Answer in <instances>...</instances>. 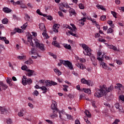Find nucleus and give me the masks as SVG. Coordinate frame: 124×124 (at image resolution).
I'll return each instance as SVG.
<instances>
[{
	"label": "nucleus",
	"instance_id": "11",
	"mask_svg": "<svg viewBox=\"0 0 124 124\" xmlns=\"http://www.w3.org/2000/svg\"><path fill=\"white\" fill-rule=\"evenodd\" d=\"M80 81L82 84H86V85H87L88 86H90L91 85V80H87L85 78H81L80 79Z\"/></svg>",
	"mask_w": 124,
	"mask_h": 124
},
{
	"label": "nucleus",
	"instance_id": "17",
	"mask_svg": "<svg viewBox=\"0 0 124 124\" xmlns=\"http://www.w3.org/2000/svg\"><path fill=\"white\" fill-rule=\"evenodd\" d=\"M80 91L81 92H84V93H88V94H91V90L89 89L82 88Z\"/></svg>",
	"mask_w": 124,
	"mask_h": 124
},
{
	"label": "nucleus",
	"instance_id": "28",
	"mask_svg": "<svg viewBox=\"0 0 124 124\" xmlns=\"http://www.w3.org/2000/svg\"><path fill=\"white\" fill-rule=\"evenodd\" d=\"M2 23L4 24V25H6V24L8 23V19L6 18H4L2 20Z\"/></svg>",
	"mask_w": 124,
	"mask_h": 124
},
{
	"label": "nucleus",
	"instance_id": "23",
	"mask_svg": "<svg viewBox=\"0 0 124 124\" xmlns=\"http://www.w3.org/2000/svg\"><path fill=\"white\" fill-rule=\"evenodd\" d=\"M98 9H101V10H103L104 11H106V9L103 7V6L101 5H96Z\"/></svg>",
	"mask_w": 124,
	"mask_h": 124
},
{
	"label": "nucleus",
	"instance_id": "18",
	"mask_svg": "<svg viewBox=\"0 0 124 124\" xmlns=\"http://www.w3.org/2000/svg\"><path fill=\"white\" fill-rule=\"evenodd\" d=\"M0 40L2 41H4L6 44H9V41L8 40H6V37L0 36Z\"/></svg>",
	"mask_w": 124,
	"mask_h": 124
},
{
	"label": "nucleus",
	"instance_id": "52",
	"mask_svg": "<svg viewBox=\"0 0 124 124\" xmlns=\"http://www.w3.org/2000/svg\"><path fill=\"white\" fill-rule=\"evenodd\" d=\"M58 14L60 17H63V14H62V12L61 11L58 12Z\"/></svg>",
	"mask_w": 124,
	"mask_h": 124
},
{
	"label": "nucleus",
	"instance_id": "32",
	"mask_svg": "<svg viewBox=\"0 0 124 124\" xmlns=\"http://www.w3.org/2000/svg\"><path fill=\"white\" fill-rule=\"evenodd\" d=\"M14 31H15L16 32H19V33H21L22 32V30L19 28H15Z\"/></svg>",
	"mask_w": 124,
	"mask_h": 124
},
{
	"label": "nucleus",
	"instance_id": "30",
	"mask_svg": "<svg viewBox=\"0 0 124 124\" xmlns=\"http://www.w3.org/2000/svg\"><path fill=\"white\" fill-rule=\"evenodd\" d=\"M66 49H68V50H71V46L70 45H67L64 46Z\"/></svg>",
	"mask_w": 124,
	"mask_h": 124
},
{
	"label": "nucleus",
	"instance_id": "62",
	"mask_svg": "<svg viewBox=\"0 0 124 124\" xmlns=\"http://www.w3.org/2000/svg\"><path fill=\"white\" fill-rule=\"evenodd\" d=\"M79 61L81 62H86V59H80L79 60Z\"/></svg>",
	"mask_w": 124,
	"mask_h": 124
},
{
	"label": "nucleus",
	"instance_id": "44",
	"mask_svg": "<svg viewBox=\"0 0 124 124\" xmlns=\"http://www.w3.org/2000/svg\"><path fill=\"white\" fill-rule=\"evenodd\" d=\"M100 19H101V21H105V20H106V16H101Z\"/></svg>",
	"mask_w": 124,
	"mask_h": 124
},
{
	"label": "nucleus",
	"instance_id": "53",
	"mask_svg": "<svg viewBox=\"0 0 124 124\" xmlns=\"http://www.w3.org/2000/svg\"><path fill=\"white\" fill-rule=\"evenodd\" d=\"M115 107L116 109H118L120 108V104L119 103H116L115 104Z\"/></svg>",
	"mask_w": 124,
	"mask_h": 124
},
{
	"label": "nucleus",
	"instance_id": "37",
	"mask_svg": "<svg viewBox=\"0 0 124 124\" xmlns=\"http://www.w3.org/2000/svg\"><path fill=\"white\" fill-rule=\"evenodd\" d=\"M25 19L27 21H29L30 19H31V17L29 16V15L28 14H25Z\"/></svg>",
	"mask_w": 124,
	"mask_h": 124
},
{
	"label": "nucleus",
	"instance_id": "12",
	"mask_svg": "<svg viewBox=\"0 0 124 124\" xmlns=\"http://www.w3.org/2000/svg\"><path fill=\"white\" fill-rule=\"evenodd\" d=\"M65 66H68L69 69H70L71 70H73V65H72V63L69 61H67L66 64H65Z\"/></svg>",
	"mask_w": 124,
	"mask_h": 124
},
{
	"label": "nucleus",
	"instance_id": "31",
	"mask_svg": "<svg viewBox=\"0 0 124 124\" xmlns=\"http://www.w3.org/2000/svg\"><path fill=\"white\" fill-rule=\"evenodd\" d=\"M113 31L114 30L111 28H109L107 31V33H112Z\"/></svg>",
	"mask_w": 124,
	"mask_h": 124
},
{
	"label": "nucleus",
	"instance_id": "61",
	"mask_svg": "<svg viewBox=\"0 0 124 124\" xmlns=\"http://www.w3.org/2000/svg\"><path fill=\"white\" fill-rule=\"evenodd\" d=\"M122 86V84H121L120 83H118L117 84V89H120L121 88Z\"/></svg>",
	"mask_w": 124,
	"mask_h": 124
},
{
	"label": "nucleus",
	"instance_id": "59",
	"mask_svg": "<svg viewBox=\"0 0 124 124\" xmlns=\"http://www.w3.org/2000/svg\"><path fill=\"white\" fill-rule=\"evenodd\" d=\"M28 106H29V107H30L31 109H32V108H33V105H32V104L29 103L28 104Z\"/></svg>",
	"mask_w": 124,
	"mask_h": 124
},
{
	"label": "nucleus",
	"instance_id": "27",
	"mask_svg": "<svg viewBox=\"0 0 124 124\" xmlns=\"http://www.w3.org/2000/svg\"><path fill=\"white\" fill-rule=\"evenodd\" d=\"M91 61L94 66H96V65H97V63L96 62V59H95V58L94 59H92Z\"/></svg>",
	"mask_w": 124,
	"mask_h": 124
},
{
	"label": "nucleus",
	"instance_id": "51",
	"mask_svg": "<svg viewBox=\"0 0 124 124\" xmlns=\"http://www.w3.org/2000/svg\"><path fill=\"white\" fill-rule=\"evenodd\" d=\"M40 89H41L42 91H47V88L44 86L40 87Z\"/></svg>",
	"mask_w": 124,
	"mask_h": 124
},
{
	"label": "nucleus",
	"instance_id": "33",
	"mask_svg": "<svg viewBox=\"0 0 124 124\" xmlns=\"http://www.w3.org/2000/svg\"><path fill=\"white\" fill-rule=\"evenodd\" d=\"M85 115H86L87 117H88V118H91L92 117V115L91 114L90 112H89V111H87L85 112Z\"/></svg>",
	"mask_w": 124,
	"mask_h": 124
},
{
	"label": "nucleus",
	"instance_id": "16",
	"mask_svg": "<svg viewBox=\"0 0 124 124\" xmlns=\"http://www.w3.org/2000/svg\"><path fill=\"white\" fill-rule=\"evenodd\" d=\"M69 15L71 17L73 15H75L76 14V12H75V10L71 8L69 9Z\"/></svg>",
	"mask_w": 124,
	"mask_h": 124
},
{
	"label": "nucleus",
	"instance_id": "42",
	"mask_svg": "<svg viewBox=\"0 0 124 124\" xmlns=\"http://www.w3.org/2000/svg\"><path fill=\"white\" fill-rule=\"evenodd\" d=\"M35 52H36V50H35V48H32L31 50V53L32 55H34L35 54Z\"/></svg>",
	"mask_w": 124,
	"mask_h": 124
},
{
	"label": "nucleus",
	"instance_id": "14",
	"mask_svg": "<svg viewBox=\"0 0 124 124\" xmlns=\"http://www.w3.org/2000/svg\"><path fill=\"white\" fill-rule=\"evenodd\" d=\"M0 111L1 112V114H5L8 112V110H7L5 108L2 107H0Z\"/></svg>",
	"mask_w": 124,
	"mask_h": 124
},
{
	"label": "nucleus",
	"instance_id": "55",
	"mask_svg": "<svg viewBox=\"0 0 124 124\" xmlns=\"http://www.w3.org/2000/svg\"><path fill=\"white\" fill-rule=\"evenodd\" d=\"M46 123H48L49 124H53V122H52V121L51 120H46Z\"/></svg>",
	"mask_w": 124,
	"mask_h": 124
},
{
	"label": "nucleus",
	"instance_id": "8",
	"mask_svg": "<svg viewBox=\"0 0 124 124\" xmlns=\"http://www.w3.org/2000/svg\"><path fill=\"white\" fill-rule=\"evenodd\" d=\"M104 56L102 55V57H97V60L98 61H99L100 62V65L101 66H102L103 68H104V69H106L107 68V65H106V63H104L103 62V58H104Z\"/></svg>",
	"mask_w": 124,
	"mask_h": 124
},
{
	"label": "nucleus",
	"instance_id": "20",
	"mask_svg": "<svg viewBox=\"0 0 124 124\" xmlns=\"http://www.w3.org/2000/svg\"><path fill=\"white\" fill-rule=\"evenodd\" d=\"M3 11L5 12V13H10V12H11L12 10L7 7H4L3 8Z\"/></svg>",
	"mask_w": 124,
	"mask_h": 124
},
{
	"label": "nucleus",
	"instance_id": "2",
	"mask_svg": "<svg viewBox=\"0 0 124 124\" xmlns=\"http://www.w3.org/2000/svg\"><path fill=\"white\" fill-rule=\"evenodd\" d=\"M28 41L30 42V45L32 47H34L35 46H37L38 48H39L41 51H45V49L44 48V45L43 44H40L38 42L37 40L32 39L31 36H29L28 38Z\"/></svg>",
	"mask_w": 124,
	"mask_h": 124
},
{
	"label": "nucleus",
	"instance_id": "36",
	"mask_svg": "<svg viewBox=\"0 0 124 124\" xmlns=\"http://www.w3.org/2000/svg\"><path fill=\"white\" fill-rule=\"evenodd\" d=\"M67 62V61H64V60H60V63H61V64L62 63V64H63V65H65V64Z\"/></svg>",
	"mask_w": 124,
	"mask_h": 124
},
{
	"label": "nucleus",
	"instance_id": "38",
	"mask_svg": "<svg viewBox=\"0 0 124 124\" xmlns=\"http://www.w3.org/2000/svg\"><path fill=\"white\" fill-rule=\"evenodd\" d=\"M78 6L80 9H84L85 8V6L82 3L79 4Z\"/></svg>",
	"mask_w": 124,
	"mask_h": 124
},
{
	"label": "nucleus",
	"instance_id": "50",
	"mask_svg": "<svg viewBox=\"0 0 124 124\" xmlns=\"http://www.w3.org/2000/svg\"><path fill=\"white\" fill-rule=\"evenodd\" d=\"M28 61H29V63H30V64H32V63H33V61H32L31 58H30Z\"/></svg>",
	"mask_w": 124,
	"mask_h": 124
},
{
	"label": "nucleus",
	"instance_id": "40",
	"mask_svg": "<svg viewBox=\"0 0 124 124\" xmlns=\"http://www.w3.org/2000/svg\"><path fill=\"white\" fill-rule=\"evenodd\" d=\"M33 95H36V96H37V95L39 94V93L38 92V91H37V90H35L33 93Z\"/></svg>",
	"mask_w": 124,
	"mask_h": 124
},
{
	"label": "nucleus",
	"instance_id": "1",
	"mask_svg": "<svg viewBox=\"0 0 124 124\" xmlns=\"http://www.w3.org/2000/svg\"><path fill=\"white\" fill-rule=\"evenodd\" d=\"M113 91V86H110L108 87H105V85L102 86H100V89H97L96 90L95 93L94 94V96L97 98H100V97H102V96H105V98L107 100H110V96L107 94V93H110Z\"/></svg>",
	"mask_w": 124,
	"mask_h": 124
},
{
	"label": "nucleus",
	"instance_id": "9",
	"mask_svg": "<svg viewBox=\"0 0 124 124\" xmlns=\"http://www.w3.org/2000/svg\"><path fill=\"white\" fill-rule=\"evenodd\" d=\"M45 85L46 87H52V86H56V85H58V83L52 80H46Z\"/></svg>",
	"mask_w": 124,
	"mask_h": 124
},
{
	"label": "nucleus",
	"instance_id": "43",
	"mask_svg": "<svg viewBox=\"0 0 124 124\" xmlns=\"http://www.w3.org/2000/svg\"><path fill=\"white\" fill-rule=\"evenodd\" d=\"M111 13L113 15V17H114V18H117V13L114 11H111Z\"/></svg>",
	"mask_w": 124,
	"mask_h": 124
},
{
	"label": "nucleus",
	"instance_id": "24",
	"mask_svg": "<svg viewBox=\"0 0 124 124\" xmlns=\"http://www.w3.org/2000/svg\"><path fill=\"white\" fill-rule=\"evenodd\" d=\"M6 82L7 84L9 85V86H12V83H11V82H12V79L11 78H7Z\"/></svg>",
	"mask_w": 124,
	"mask_h": 124
},
{
	"label": "nucleus",
	"instance_id": "47",
	"mask_svg": "<svg viewBox=\"0 0 124 124\" xmlns=\"http://www.w3.org/2000/svg\"><path fill=\"white\" fill-rule=\"evenodd\" d=\"M66 116L68 120H72V116H71V115L66 114Z\"/></svg>",
	"mask_w": 124,
	"mask_h": 124
},
{
	"label": "nucleus",
	"instance_id": "13",
	"mask_svg": "<svg viewBox=\"0 0 124 124\" xmlns=\"http://www.w3.org/2000/svg\"><path fill=\"white\" fill-rule=\"evenodd\" d=\"M59 28H60L59 24H54L53 26V31H54V32H59V31L58 30H59Z\"/></svg>",
	"mask_w": 124,
	"mask_h": 124
},
{
	"label": "nucleus",
	"instance_id": "7",
	"mask_svg": "<svg viewBox=\"0 0 124 124\" xmlns=\"http://www.w3.org/2000/svg\"><path fill=\"white\" fill-rule=\"evenodd\" d=\"M64 7H65V8H70V7L67 3L63 2L60 4V9L61 11H63L64 13H66V10H64L63 8Z\"/></svg>",
	"mask_w": 124,
	"mask_h": 124
},
{
	"label": "nucleus",
	"instance_id": "21",
	"mask_svg": "<svg viewBox=\"0 0 124 124\" xmlns=\"http://www.w3.org/2000/svg\"><path fill=\"white\" fill-rule=\"evenodd\" d=\"M108 48H109V49H111L112 50H114V51H117V47L112 45H108Z\"/></svg>",
	"mask_w": 124,
	"mask_h": 124
},
{
	"label": "nucleus",
	"instance_id": "19",
	"mask_svg": "<svg viewBox=\"0 0 124 124\" xmlns=\"http://www.w3.org/2000/svg\"><path fill=\"white\" fill-rule=\"evenodd\" d=\"M54 72H55V73H56L57 75H58V76H60V75H62V72H61V71H60V70H59V69H58V68H56L55 69H54Z\"/></svg>",
	"mask_w": 124,
	"mask_h": 124
},
{
	"label": "nucleus",
	"instance_id": "48",
	"mask_svg": "<svg viewBox=\"0 0 124 124\" xmlns=\"http://www.w3.org/2000/svg\"><path fill=\"white\" fill-rule=\"evenodd\" d=\"M36 13H37V14H38V15H40V16H41V15H42V13H41V12H40V9L37 10Z\"/></svg>",
	"mask_w": 124,
	"mask_h": 124
},
{
	"label": "nucleus",
	"instance_id": "34",
	"mask_svg": "<svg viewBox=\"0 0 124 124\" xmlns=\"http://www.w3.org/2000/svg\"><path fill=\"white\" fill-rule=\"evenodd\" d=\"M94 22L97 29H98V30H100V26L99 25V24H98V23H97V22L94 21Z\"/></svg>",
	"mask_w": 124,
	"mask_h": 124
},
{
	"label": "nucleus",
	"instance_id": "60",
	"mask_svg": "<svg viewBox=\"0 0 124 124\" xmlns=\"http://www.w3.org/2000/svg\"><path fill=\"white\" fill-rule=\"evenodd\" d=\"M92 105H93V107H94V108H95V107H96V106H95V101H93L92 102Z\"/></svg>",
	"mask_w": 124,
	"mask_h": 124
},
{
	"label": "nucleus",
	"instance_id": "46",
	"mask_svg": "<svg viewBox=\"0 0 124 124\" xmlns=\"http://www.w3.org/2000/svg\"><path fill=\"white\" fill-rule=\"evenodd\" d=\"M17 59L18 60H23L24 59H26V57H25V56H19L17 57Z\"/></svg>",
	"mask_w": 124,
	"mask_h": 124
},
{
	"label": "nucleus",
	"instance_id": "26",
	"mask_svg": "<svg viewBox=\"0 0 124 124\" xmlns=\"http://www.w3.org/2000/svg\"><path fill=\"white\" fill-rule=\"evenodd\" d=\"M11 2L13 3V5H16V4H21V2H20V1H17L16 2H15L14 0H12L10 1Z\"/></svg>",
	"mask_w": 124,
	"mask_h": 124
},
{
	"label": "nucleus",
	"instance_id": "5",
	"mask_svg": "<svg viewBox=\"0 0 124 124\" xmlns=\"http://www.w3.org/2000/svg\"><path fill=\"white\" fill-rule=\"evenodd\" d=\"M39 29L41 31H43L42 34L44 37L46 38H49V36L46 34V28L45 27V25L44 23H41L39 24Z\"/></svg>",
	"mask_w": 124,
	"mask_h": 124
},
{
	"label": "nucleus",
	"instance_id": "35",
	"mask_svg": "<svg viewBox=\"0 0 124 124\" xmlns=\"http://www.w3.org/2000/svg\"><path fill=\"white\" fill-rule=\"evenodd\" d=\"M21 69L22 70H25V71H27V70L29 69H28V67L27 66V65H23L21 67Z\"/></svg>",
	"mask_w": 124,
	"mask_h": 124
},
{
	"label": "nucleus",
	"instance_id": "41",
	"mask_svg": "<svg viewBox=\"0 0 124 124\" xmlns=\"http://www.w3.org/2000/svg\"><path fill=\"white\" fill-rule=\"evenodd\" d=\"M69 33L72 35L73 36H75V37H78V35L76 34H74L73 32H71V31H69Z\"/></svg>",
	"mask_w": 124,
	"mask_h": 124
},
{
	"label": "nucleus",
	"instance_id": "6",
	"mask_svg": "<svg viewBox=\"0 0 124 124\" xmlns=\"http://www.w3.org/2000/svg\"><path fill=\"white\" fill-rule=\"evenodd\" d=\"M22 80L23 86H27V84H28V85H31V84H32V80H31V78H27L26 76H23V78Z\"/></svg>",
	"mask_w": 124,
	"mask_h": 124
},
{
	"label": "nucleus",
	"instance_id": "25",
	"mask_svg": "<svg viewBox=\"0 0 124 124\" xmlns=\"http://www.w3.org/2000/svg\"><path fill=\"white\" fill-rule=\"evenodd\" d=\"M52 45H54V46H56V47H57L58 48H60V45L58 44L56 41L52 42Z\"/></svg>",
	"mask_w": 124,
	"mask_h": 124
},
{
	"label": "nucleus",
	"instance_id": "58",
	"mask_svg": "<svg viewBox=\"0 0 124 124\" xmlns=\"http://www.w3.org/2000/svg\"><path fill=\"white\" fill-rule=\"evenodd\" d=\"M118 109H119V111L120 112V113L124 112V110H123L122 107H119V108Z\"/></svg>",
	"mask_w": 124,
	"mask_h": 124
},
{
	"label": "nucleus",
	"instance_id": "3",
	"mask_svg": "<svg viewBox=\"0 0 124 124\" xmlns=\"http://www.w3.org/2000/svg\"><path fill=\"white\" fill-rule=\"evenodd\" d=\"M82 47L83 49H84V51H83V54L85 56H90L91 60H93L95 59V57L93 56V55L92 54V49H90L88 46H87L85 44H83L82 45Z\"/></svg>",
	"mask_w": 124,
	"mask_h": 124
},
{
	"label": "nucleus",
	"instance_id": "45",
	"mask_svg": "<svg viewBox=\"0 0 124 124\" xmlns=\"http://www.w3.org/2000/svg\"><path fill=\"white\" fill-rule=\"evenodd\" d=\"M7 124H12V120H11V119H7Z\"/></svg>",
	"mask_w": 124,
	"mask_h": 124
},
{
	"label": "nucleus",
	"instance_id": "22",
	"mask_svg": "<svg viewBox=\"0 0 124 124\" xmlns=\"http://www.w3.org/2000/svg\"><path fill=\"white\" fill-rule=\"evenodd\" d=\"M25 113H26V110L24 109L20 110V111L18 113L19 117H23Z\"/></svg>",
	"mask_w": 124,
	"mask_h": 124
},
{
	"label": "nucleus",
	"instance_id": "4",
	"mask_svg": "<svg viewBox=\"0 0 124 124\" xmlns=\"http://www.w3.org/2000/svg\"><path fill=\"white\" fill-rule=\"evenodd\" d=\"M57 104L56 101L53 100L52 104L51 105V108L52 110H53L52 114L50 115V118L52 119H54L55 118H57L58 117V108H57Z\"/></svg>",
	"mask_w": 124,
	"mask_h": 124
},
{
	"label": "nucleus",
	"instance_id": "39",
	"mask_svg": "<svg viewBox=\"0 0 124 124\" xmlns=\"http://www.w3.org/2000/svg\"><path fill=\"white\" fill-rule=\"evenodd\" d=\"M20 7H21V8H27V6H26V5H25V4H24L22 2H21Z\"/></svg>",
	"mask_w": 124,
	"mask_h": 124
},
{
	"label": "nucleus",
	"instance_id": "54",
	"mask_svg": "<svg viewBox=\"0 0 124 124\" xmlns=\"http://www.w3.org/2000/svg\"><path fill=\"white\" fill-rule=\"evenodd\" d=\"M120 122V120L118 119H116L113 123V124H117L118 123Z\"/></svg>",
	"mask_w": 124,
	"mask_h": 124
},
{
	"label": "nucleus",
	"instance_id": "15",
	"mask_svg": "<svg viewBox=\"0 0 124 124\" xmlns=\"http://www.w3.org/2000/svg\"><path fill=\"white\" fill-rule=\"evenodd\" d=\"M27 73L26 74V75H27V76L31 77V76H32L33 73H34V71L28 69V70H27Z\"/></svg>",
	"mask_w": 124,
	"mask_h": 124
},
{
	"label": "nucleus",
	"instance_id": "49",
	"mask_svg": "<svg viewBox=\"0 0 124 124\" xmlns=\"http://www.w3.org/2000/svg\"><path fill=\"white\" fill-rule=\"evenodd\" d=\"M76 66L80 69H82V64L81 63H78L76 64Z\"/></svg>",
	"mask_w": 124,
	"mask_h": 124
},
{
	"label": "nucleus",
	"instance_id": "64",
	"mask_svg": "<svg viewBox=\"0 0 124 124\" xmlns=\"http://www.w3.org/2000/svg\"><path fill=\"white\" fill-rule=\"evenodd\" d=\"M75 124H81L80 123V121H79V120H76L75 121Z\"/></svg>",
	"mask_w": 124,
	"mask_h": 124
},
{
	"label": "nucleus",
	"instance_id": "10",
	"mask_svg": "<svg viewBox=\"0 0 124 124\" xmlns=\"http://www.w3.org/2000/svg\"><path fill=\"white\" fill-rule=\"evenodd\" d=\"M8 87V86H7L6 84H4L2 81H0V92H1L2 90H3V91H5V90H6Z\"/></svg>",
	"mask_w": 124,
	"mask_h": 124
},
{
	"label": "nucleus",
	"instance_id": "63",
	"mask_svg": "<svg viewBox=\"0 0 124 124\" xmlns=\"http://www.w3.org/2000/svg\"><path fill=\"white\" fill-rule=\"evenodd\" d=\"M47 18L48 20H50V21H52V20H53V17H52L51 16H47Z\"/></svg>",
	"mask_w": 124,
	"mask_h": 124
},
{
	"label": "nucleus",
	"instance_id": "57",
	"mask_svg": "<svg viewBox=\"0 0 124 124\" xmlns=\"http://www.w3.org/2000/svg\"><path fill=\"white\" fill-rule=\"evenodd\" d=\"M119 98H120V99H121V100H122V101H124V95H120L119 96Z\"/></svg>",
	"mask_w": 124,
	"mask_h": 124
},
{
	"label": "nucleus",
	"instance_id": "29",
	"mask_svg": "<svg viewBox=\"0 0 124 124\" xmlns=\"http://www.w3.org/2000/svg\"><path fill=\"white\" fill-rule=\"evenodd\" d=\"M28 26H29V24H28V22H26V23L24 24L21 27V28L22 29V30H26V28L27 27H28Z\"/></svg>",
	"mask_w": 124,
	"mask_h": 124
},
{
	"label": "nucleus",
	"instance_id": "56",
	"mask_svg": "<svg viewBox=\"0 0 124 124\" xmlns=\"http://www.w3.org/2000/svg\"><path fill=\"white\" fill-rule=\"evenodd\" d=\"M103 31H106L107 30H108V26H104L103 27Z\"/></svg>",
	"mask_w": 124,
	"mask_h": 124
}]
</instances>
